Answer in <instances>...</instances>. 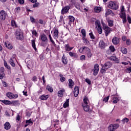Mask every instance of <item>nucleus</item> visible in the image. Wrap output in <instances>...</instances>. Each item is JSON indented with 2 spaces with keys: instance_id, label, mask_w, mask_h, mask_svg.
<instances>
[{
  "instance_id": "38",
  "label": "nucleus",
  "mask_w": 131,
  "mask_h": 131,
  "mask_svg": "<svg viewBox=\"0 0 131 131\" xmlns=\"http://www.w3.org/2000/svg\"><path fill=\"white\" fill-rule=\"evenodd\" d=\"M113 104H117L118 103V101H119V99H118V98L116 97H114L113 98Z\"/></svg>"
},
{
  "instance_id": "61",
  "label": "nucleus",
  "mask_w": 131,
  "mask_h": 131,
  "mask_svg": "<svg viewBox=\"0 0 131 131\" xmlns=\"http://www.w3.org/2000/svg\"><path fill=\"white\" fill-rule=\"evenodd\" d=\"M127 21L129 24H131V18L128 15L127 16Z\"/></svg>"
},
{
  "instance_id": "56",
  "label": "nucleus",
  "mask_w": 131,
  "mask_h": 131,
  "mask_svg": "<svg viewBox=\"0 0 131 131\" xmlns=\"http://www.w3.org/2000/svg\"><path fill=\"white\" fill-rule=\"evenodd\" d=\"M32 81H34V82L37 81V77L36 76L33 77V78H32Z\"/></svg>"
},
{
  "instance_id": "5",
  "label": "nucleus",
  "mask_w": 131,
  "mask_h": 131,
  "mask_svg": "<svg viewBox=\"0 0 131 131\" xmlns=\"http://www.w3.org/2000/svg\"><path fill=\"white\" fill-rule=\"evenodd\" d=\"M101 23L102 24L103 30L105 31V36H108V35L110 34L112 30L111 29V28H110L108 26L106 25V24L103 22V20H101Z\"/></svg>"
},
{
  "instance_id": "15",
  "label": "nucleus",
  "mask_w": 131,
  "mask_h": 131,
  "mask_svg": "<svg viewBox=\"0 0 131 131\" xmlns=\"http://www.w3.org/2000/svg\"><path fill=\"white\" fill-rule=\"evenodd\" d=\"M79 94V88L78 86H76L74 89V97H77Z\"/></svg>"
},
{
  "instance_id": "12",
  "label": "nucleus",
  "mask_w": 131,
  "mask_h": 131,
  "mask_svg": "<svg viewBox=\"0 0 131 131\" xmlns=\"http://www.w3.org/2000/svg\"><path fill=\"white\" fill-rule=\"evenodd\" d=\"M98 47L100 49H105L106 48V43L104 42V40H101L99 41Z\"/></svg>"
},
{
  "instance_id": "3",
  "label": "nucleus",
  "mask_w": 131,
  "mask_h": 131,
  "mask_svg": "<svg viewBox=\"0 0 131 131\" xmlns=\"http://www.w3.org/2000/svg\"><path fill=\"white\" fill-rule=\"evenodd\" d=\"M89 99L86 97L84 98L82 106L83 110L84 111H85V112H88V111H90V105H89Z\"/></svg>"
},
{
  "instance_id": "7",
  "label": "nucleus",
  "mask_w": 131,
  "mask_h": 131,
  "mask_svg": "<svg viewBox=\"0 0 131 131\" xmlns=\"http://www.w3.org/2000/svg\"><path fill=\"white\" fill-rule=\"evenodd\" d=\"M7 17H8V13L4 10H1L0 12V22L1 21H5Z\"/></svg>"
},
{
  "instance_id": "58",
  "label": "nucleus",
  "mask_w": 131,
  "mask_h": 131,
  "mask_svg": "<svg viewBox=\"0 0 131 131\" xmlns=\"http://www.w3.org/2000/svg\"><path fill=\"white\" fill-rule=\"evenodd\" d=\"M89 35L92 39H95V36H94V34H93V33H89Z\"/></svg>"
},
{
  "instance_id": "2",
  "label": "nucleus",
  "mask_w": 131,
  "mask_h": 131,
  "mask_svg": "<svg viewBox=\"0 0 131 131\" xmlns=\"http://www.w3.org/2000/svg\"><path fill=\"white\" fill-rule=\"evenodd\" d=\"M102 68L101 70V73H105L107 69H109L112 66V62H106L104 64H101Z\"/></svg>"
},
{
  "instance_id": "42",
  "label": "nucleus",
  "mask_w": 131,
  "mask_h": 131,
  "mask_svg": "<svg viewBox=\"0 0 131 131\" xmlns=\"http://www.w3.org/2000/svg\"><path fill=\"white\" fill-rule=\"evenodd\" d=\"M11 25L13 26V27H18V26H17V24H16V21H15L14 20L11 21Z\"/></svg>"
},
{
  "instance_id": "44",
  "label": "nucleus",
  "mask_w": 131,
  "mask_h": 131,
  "mask_svg": "<svg viewBox=\"0 0 131 131\" xmlns=\"http://www.w3.org/2000/svg\"><path fill=\"white\" fill-rule=\"evenodd\" d=\"M112 13V10H111V9H108L106 10L105 12V15L106 16H109V15H110V14H111Z\"/></svg>"
},
{
  "instance_id": "34",
  "label": "nucleus",
  "mask_w": 131,
  "mask_h": 131,
  "mask_svg": "<svg viewBox=\"0 0 131 131\" xmlns=\"http://www.w3.org/2000/svg\"><path fill=\"white\" fill-rule=\"evenodd\" d=\"M49 98V96L48 95H42L39 97V99H40V100H47L48 98Z\"/></svg>"
},
{
  "instance_id": "19",
  "label": "nucleus",
  "mask_w": 131,
  "mask_h": 131,
  "mask_svg": "<svg viewBox=\"0 0 131 131\" xmlns=\"http://www.w3.org/2000/svg\"><path fill=\"white\" fill-rule=\"evenodd\" d=\"M53 37L56 39H57V38H58V37H59V30H58L57 29H55L54 30Z\"/></svg>"
},
{
  "instance_id": "52",
  "label": "nucleus",
  "mask_w": 131,
  "mask_h": 131,
  "mask_svg": "<svg viewBox=\"0 0 131 131\" xmlns=\"http://www.w3.org/2000/svg\"><path fill=\"white\" fill-rule=\"evenodd\" d=\"M75 7L77 10H80V5L79 4H75Z\"/></svg>"
},
{
  "instance_id": "32",
  "label": "nucleus",
  "mask_w": 131,
  "mask_h": 131,
  "mask_svg": "<svg viewBox=\"0 0 131 131\" xmlns=\"http://www.w3.org/2000/svg\"><path fill=\"white\" fill-rule=\"evenodd\" d=\"M31 42H32V48H33V49H34L35 51H36V47L35 45V39L32 40Z\"/></svg>"
},
{
  "instance_id": "45",
  "label": "nucleus",
  "mask_w": 131,
  "mask_h": 131,
  "mask_svg": "<svg viewBox=\"0 0 131 131\" xmlns=\"http://www.w3.org/2000/svg\"><path fill=\"white\" fill-rule=\"evenodd\" d=\"M107 22H108V26H110V27H112V26H113V20H108Z\"/></svg>"
},
{
  "instance_id": "53",
  "label": "nucleus",
  "mask_w": 131,
  "mask_h": 131,
  "mask_svg": "<svg viewBox=\"0 0 131 131\" xmlns=\"http://www.w3.org/2000/svg\"><path fill=\"white\" fill-rule=\"evenodd\" d=\"M21 11V8L19 7H18L15 8V11L16 13H19Z\"/></svg>"
},
{
  "instance_id": "49",
  "label": "nucleus",
  "mask_w": 131,
  "mask_h": 131,
  "mask_svg": "<svg viewBox=\"0 0 131 131\" xmlns=\"http://www.w3.org/2000/svg\"><path fill=\"white\" fill-rule=\"evenodd\" d=\"M85 82H86L88 84H89L90 85H91L92 84V81L89 78L85 79Z\"/></svg>"
},
{
  "instance_id": "59",
  "label": "nucleus",
  "mask_w": 131,
  "mask_h": 131,
  "mask_svg": "<svg viewBox=\"0 0 131 131\" xmlns=\"http://www.w3.org/2000/svg\"><path fill=\"white\" fill-rule=\"evenodd\" d=\"M130 39H128L126 40V43L127 45V46H129L130 45Z\"/></svg>"
},
{
  "instance_id": "50",
  "label": "nucleus",
  "mask_w": 131,
  "mask_h": 131,
  "mask_svg": "<svg viewBox=\"0 0 131 131\" xmlns=\"http://www.w3.org/2000/svg\"><path fill=\"white\" fill-rule=\"evenodd\" d=\"M110 50L111 51V52H115V48H114V46H111L110 47Z\"/></svg>"
},
{
  "instance_id": "13",
  "label": "nucleus",
  "mask_w": 131,
  "mask_h": 131,
  "mask_svg": "<svg viewBox=\"0 0 131 131\" xmlns=\"http://www.w3.org/2000/svg\"><path fill=\"white\" fill-rule=\"evenodd\" d=\"M112 42L113 45H118L120 42V39L117 37H114L112 39Z\"/></svg>"
},
{
  "instance_id": "26",
  "label": "nucleus",
  "mask_w": 131,
  "mask_h": 131,
  "mask_svg": "<svg viewBox=\"0 0 131 131\" xmlns=\"http://www.w3.org/2000/svg\"><path fill=\"white\" fill-rule=\"evenodd\" d=\"M49 39H50L51 42L52 43L53 46H54V47H56V43H55V41H54V40H53V38L52 37V36L51 35V33H49Z\"/></svg>"
},
{
  "instance_id": "51",
  "label": "nucleus",
  "mask_w": 131,
  "mask_h": 131,
  "mask_svg": "<svg viewBox=\"0 0 131 131\" xmlns=\"http://www.w3.org/2000/svg\"><path fill=\"white\" fill-rule=\"evenodd\" d=\"M126 72L127 73H130V72H131V67H129V68H128L126 69Z\"/></svg>"
},
{
  "instance_id": "55",
  "label": "nucleus",
  "mask_w": 131,
  "mask_h": 131,
  "mask_svg": "<svg viewBox=\"0 0 131 131\" xmlns=\"http://www.w3.org/2000/svg\"><path fill=\"white\" fill-rule=\"evenodd\" d=\"M108 100H109V96H107V97H105L103 99V101L106 103L108 102Z\"/></svg>"
},
{
  "instance_id": "62",
  "label": "nucleus",
  "mask_w": 131,
  "mask_h": 131,
  "mask_svg": "<svg viewBox=\"0 0 131 131\" xmlns=\"http://www.w3.org/2000/svg\"><path fill=\"white\" fill-rule=\"evenodd\" d=\"M4 76H5V73H3L2 74H0V79H3Z\"/></svg>"
},
{
  "instance_id": "23",
  "label": "nucleus",
  "mask_w": 131,
  "mask_h": 131,
  "mask_svg": "<svg viewBox=\"0 0 131 131\" xmlns=\"http://www.w3.org/2000/svg\"><path fill=\"white\" fill-rule=\"evenodd\" d=\"M15 60V57H11L9 60V63L12 66V67H15L16 64L14 62V60Z\"/></svg>"
},
{
  "instance_id": "36",
  "label": "nucleus",
  "mask_w": 131,
  "mask_h": 131,
  "mask_svg": "<svg viewBox=\"0 0 131 131\" xmlns=\"http://www.w3.org/2000/svg\"><path fill=\"white\" fill-rule=\"evenodd\" d=\"M120 18H121V19L126 18V14H125V12H121L120 14Z\"/></svg>"
},
{
  "instance_id": "4",
  "label": "nucleus",
  "mask_w": 131,
  "mask_h": 131,
  "mask_svg": "<svg viewBox=\"0 0 131 131\" xmlns=\"http://www.w3.org/2000/svg\"><path fill=\"white\" fill-rule=\"evenodd\" d=\"M15 37L16 39L22 40L23 39V32L20 29H17L15 32Z\"/></svg>"
},
{
  "instance_id": "54",
  "label": "nucleus",
  "mask_w": 131,
  "mask_h": 131,
  "mask_svg": "<svg viewBox=\"0 0 131 131\" xmlns=\"http://www.w3.org/2000/svg\"><path fill=\"white\" fill-rule=\"evenodd\" d=\"M86 54L88 55V58H91V57H92V53H91V50L90 51L86 52Z\"/></svg>"
},
{
  "instance_id": "31",
  "label": "nucleus",
  "mask_w": 131,
  "mask_h": 131,
  "mask_svg": "<svg viewBox=\"0 0 131 131\" xmlns=\"http://www.w3.org/2000/svg\"><path fill=\"white\" fill-rule=\"evenodd\" d=\"M69 56H70V57H74V58H77L78 57L77 54H76V53H74L72 52H69Z\"/></svg>"
},
{
  "instance_id": "16",
  "label": "nucleus",
  "mask_w": 131,
  "mask_h": 131,
  "mask_svg": "<svg viewBox=\"0 0 131 131\" xmlns=\"http://www.w3.org/2000/svg\"><path fill=\"white\" fill-rule=\"evenodd\" d=\"M70 9V7L68 6L62 8L61 10V14H66V13H68Z\"/></svg>"
},
{
  "instance_id": "9",
  "label": "nucleus",
  "mask_w": 131,
  "mask_h": 131,
  "mask_svg": "<svg viewBox=\"0 0 131 131\" xmlns=\"http://www.w3.org/2000/svg\"><path fill=\"white\" fill-rule=\"evenodd\" d=\"M6 96L9 99H17V98L18 97V94H14L11 92H8L6 94Z\"/></svg>"
},
{
  "instance_id": "25",
  "label": "nucleus",
  "mask_w": 131,
  "mask_h": 131,
  "mask_svg": "<svg viewBox=\"0 0 131 131\" xmlns=\"http://www.w3.org/2000/svg\"><path fill=\"white\" fill-rule=\"evenodd\" d=\"M65 49L68 52H69L70 51H72V50H73V47H71L69 45L67 44L65 45Z\"/></svg>"
},
{
  "instance_id": "48",
  "label": "nucleus",
  "mask_w": 131,
  "mask_h": 131,
  "mask_svg": "<svg viewBox=\"0 0 131 131\" xmlns=\"http://www.w3.org/2000/svg\"><path fill=\"white\" fill-rule=\"evenodd\" d=\"M128 118H124V119H123L122 120V122L123 123H124L125 122H128Z\"/></svg>"
},
{
  "instance_id": "40",
  "label": "nucleus",
  "mask_w": 131,
  "mask_h": 131,
  "mask_svg": "<svg viewBox=\"0 0 131 131\" xmlns=\"http://www.w3.org/2000/svg\"><path fill=\"white\" fill-rule=\"evenodd\" d=\"M46 90L49 91V92H50V93H53V88L51 87L49 85H48L46 87Z\"/></svg>"
},
{
  "instance_id": "14",
  "label": "nucleus",
  "mask_w": 131,
  "mask_h": 131,
  "mask_svg": "<svg viewBox=\"0 0 131 131\" xmlns=\"http://www.w3.org/2000/svg\"><path fill=\"white\" fill-rule=\"evenodd\" d=\"M40 37L41 41H43V42H48V41H49L48 37H47V36L45 34H42V35H40Z\"/></svg>"
},
{
  "instance_id": "27",
  "label": "nucleus",
  "mask_w": 131,
  "mask_h": 131,
  "mask_svg": "<svg viewBox=\"0 0 131 131\" xmlns=\"http://www.w3.org/2000/svg\"><path fill=\"white\" fill-rule=\"evenodd\" d=\"M31 31H32V34L33 36L38 37V33H37V32L35 30L33 29Z\"/></svg>"
},
{
  "instance_id": "39",
  "label": "nucleus",
  "mask_w": 131,
  "mask_h": 131,
  "mask_svg": "<svg viewBox=\"0 0 131 131\" xmlns=\"http://www.w3.org/2000/svg\"><path fill=\"white\" fill-rule=\"evenodd\" d=\"M1 101L5 105H10V104H11V101L9 100H1Z\"/></svg>"
},
{
  "instance_id": "24",
  "label": "nucleus",
  "mask_w": 131,
  "mask_h": 131,
  "mask_svg": "<svg viewBox=\"0 0 131 131\" xmlns=\"http://www.w3.org/2000/svg\"><path fill=\"white\" fill-rule=\"evenodd\" d=\"M61 60L63 64H64V65H66V64H67V63L68 62V60H67V58L65 57L64 54L63 55Z\"/></svg>"
},
{
  "instance_id": "30",
  "label": "nucleus",
  "mask_w": 131,
  "mask_h": 131,
  "mask_svg": "<svg viewBox=\"0 0 131 131\" xmlns=\"http://www.w3.org/2000/svg\"><path fill=\"white\" fill-rule=\"evenodd\" d=\"M101 9L100 7H95L94 8V11L96 13H100V12L101 11Z\"/></svg>"
},
{
  "instance_id": "47",
  "label": "nucleus",
  "mask_w": 131,
  "mask_h": 131,
  "mask_svg": "<svg viewBox=\"0 0 131 131\" xmlns=\"http://www.w3.org/2000/svg\"><path fill=\"white\" fill-rule=\"evenodd\" d=\"M4 66L6 68H7V69H11V67H10V66H9L8 65V63H7V61H4Z\"/></svg>"
},
{
  "instance_id": "29",
  "label": "nucleus",
  "mask_w": 131,
  "mask_h": 131,
  "mask_svg": "<svg viewBox=\"0 0 131 131\" xmlns=\"http://www.w3.org/2000/svg\"><path fill=\"white\" fill-rule=\"evenodd\" d=\"M65 92V90L64 89H62L61 90H60L58 92V97H63V93Z\"/></svg>"
},
{
  "instance_id": "60",
  "label": "nucleus",
  "mask_w": 131,
  "mask_h": 131,
  "mask_svg": "<svg viewBox=\"0 0 131 131\" xmlns=\"http://www.w3.org/2000/svg\"><path fill=\"white\" fill-rule=\"evenodd\" d=\"M39 5V3H36L33 5V8H37V7H38Z\"/></svg>"
},
{
  "instance_id": "22",
  "label": "nucleus",
  "mask_w": 131,
  "mask_h": 131,
  "mask_svg": "<svg viewBox=\"0 0 131 131\" xmlns=\"http://www.w3.org/2000/svg\"><path fill=\"white\" fill-rule=\"evenodd\" d=\"M74 85V82L71 79H69V89H72L73 86Z\"/></svg>"
},
{
  "instance_id": "63",
  "label": "nucleus",
  "mask_w": 131,
  "mask_h": 131,
  "mask_svg": "<svg viewBox=\"0 0 131 131\" xmlns=\"http://www.w3.org/2000/svg\"><path fill=\"white\" fill-rule=\"evenodd\" d=\"M123 21V24H125L126 23V17L122 18Z\"/></svg>"
},
{
  "instance_id": "35",
  "label": "nucleus",
  "mask_w": 131,
  "mask_h": 131,
  "mask_svg": "<svg viewBox=\"0 0 131 131\" xmlns=\"http://www.w3.org/2000/svg\"><path fill=\"white\" fill-rule=\"evenodd\" d=\"M81 33L82 35V37H85V36H86V33L84 29H82L81 30Z\"/></svg>"
},
{
  "instance_id": "10",
  "label": "nucleus",
  "mask_w": 131,
  "mask_h": 131,
  "mask_svg": "<svg viewBox=\"0 0 131 131\" xmlns=\"http://www.w3.org/2000/svg\"><path fill=\"white\" fill-rule=\"evenodd\" d=\"M100 69V67H99L98 64H96L94 66V69H93V74L96 76L99 73V70Z\"/></svg>"
},
{
  "instance_id": "41",
  "label": "nucleus",
  "mask_w": 131,
  "mask_h": 131,
  "mask_svg": "<svg viewBox=\"0 0 131 131\" xmlns=\"http://www.w3.org/2000/svg\"><path fill=\"white\" fill-rule=\"evenodd\" d=\"M59 76H60V81L61 82H64V81H65V80H66V79H65V77H64L63 76V75H62V74H60V75H59Z\"/></svg>"
},
{
  "instance_id": "57",
  "label": "nucleus",
  "mask_w": 131,
  "mask_h": 131,
  "mask_svg": "<svg viewBox=\"0 0 131 131\" xmlns=\"http://www.w3.org/2000/svg\"><path fill=\"white\" fill-rule=\"evenodd\" d=\"M80 59L82 61L83 60H85V55H81L80 57Z\"/></svg>"
},
{
  "instance_id": "6",
  "label": "nucleus",
  "mask_w": 131,
  "mask_h": 131,
  "mask_svg": "<svg viewBox=\"0 0 131 131\" xmlns=\"http://www.w3.org/2000/svg\"><path fill=\"white\" fill-rule=\"evenodd\" d=\"M96 28L99 34H102L103 31L102 30V26H101V23L100 20H97L95 21Z\"/></svg>"
},
{
  "instance_id": "20",
  "label": "nucleus",
  "mask_w": 131,
  "mask_h": 131,
  "mask_svg": "<svg viewBox=\"0 0 131 131\" xmlns=\"http://www.w3.org/2000/svg\"><path fill=\"white\" fill-rule=\"evenodd\" d=\"M69 25H71V24H72V23L74 22V20H75V18H74V17H73V16L70 15L69 16Z\"/></svg>"
},
{
  "instance_id": "64",
  "label": "nucleus",
  "mask_w": 131,
  "mask_h": 131,
  "mask_svg": "<svg viewBox=\"0 0 131 131\" xmlns=\"http://www.w3.org/2000/svg\"><path fill=\"white\" fill-rule=\"evenodd\" d=\"M24 0H18V3L20 5H23L24 4Z\"/></svg>"
},
{
  "instance_id": "11",
  "label": "nucleus",
  "mask_w": 131,
  "mask_h": 131,
  "mask_svg": "<svg viewBox=\"0 0 131 131\" xmlns=\"http://www.w3.org/2000/svg\"><path fill=\"white\" fill-rule=\"evenodd\" d=\"M88 52H91V49L86 47H83L82 48H80L79 49V52L80 53H88Z\"/></svg>"
},
{
  "instance_id": "28",
  "label": "nucleus",
  "mask_w": 131,
  "mask_h": 131,
  "mask_svg": "<svg viewBox=\"0 0 131 131\" xmlns=\"http://www.w3.org/2000/svg\"><path fill=\"white\" fill-rule=\"evenodd\" d=\"M63 106V108H67V107H69V99L66 100Z\"/></svg>"
},
{
  "instance_id": "18",
  "label": "nucleus",
  "mask_w": 131,
  "mask_h": 131,
  "mask_svg": "<svg viewBox=\"0 0 131 131\" xmlns=\"http://www.w3.org/2000/svg\"><path fill=\"white\" fill-rule=\"evenodd\" d=\"M5 129L6 130H8L11 128V124L9 122H6L4 124Z\"/></svg>"
},
{
  "instance_id": "21",
  "label": "nucleus",
  "mask_w": 131,
  "mask_h": 131,
  "mask_svg": "<svg viewBox=\"0 0 131 131\" xmlns=\"http://www.w3.org/2000/svg\"><path fill=\"white\" fill-rule=\"evenodd\" d=\"M111 61H114L116 63H119V60L116 56H111L110 57Z\"/></svg>"
},
{
  "instance_id": "17",
  "label": "nucleus",
  "mask_w": 131,
  "mask_h": 131,
  "mask_svg": "<svg viewBox=\"0 0 131 131\" xmlns=\"http://www.w3.org/2000/svg\"><path fill=\"white\" fill-rule=\"evenodd\" d=\"M4 46H5V47L9 50H12V49H13V46L11 45V43L8 41L5 42Z\"/></svg>"
},
{
  "instance_id": "43",
  "label": "nucleus",
  "mask_w": 131,
  "mask_h": 131,
  "mask_svg": "<svg viewBox=\"0 0 131 131\" xmlns=\"http://www.w3.org/2000/svg\"><path fill=\"white\" fill-rule=\"evenodd\" d=\"M26 123H28V124H33V121L31 120V119H30L29 120H27L26 121Z\"/></svg>"
},
{
  "instance_id": "33",
  "label": "nucleus",
  "mask_w": 131,
  "mask_h": 131,
  "mask_svg": "<svg viewBox=\"0 0 131 131\" xmlns=\"http://www.w3.org/2000/svg\"><path fill=\"white\" fill-rule=\"evenodd\" d=\"M59 23L60 24H65V21L64 20V19H63V15H61L60 16V19L59 20Z\"/></svg>"
},
{
  "instance_id": "37",
  "label": "nucleus",
  "mask_w": 131,
  "mask_h": 131,
  "mask_svg": "<svg viewBox=\"0 0 131 131\" xmlns=\"http://www.w3.org/2000/svg\"><path fill=\"white\" fill-rule=\"evenodd\" d=\"M83 42L85 43V45H89V40L86 39L85 37H82Z\"/></svg>"
},
{
  "instance_id": "1",
  "label": "nucleus",
  "mask_w": 131,
  "mask_h": 131,
  "mask_svg": "<svg viewBox=\"0 0 131 131\" xmlns=\"http://www.w3.org/2000/svg\"><path fill=\"white\" fill-rule=\"evenodd\" d=\"M107 7L111 10H118L119 5L117 4V2L115 1H111L107 3Z\"/></svg>"
},
{
  "instance_id": "8",
  "label": "nucleus",
  "mask_w": 131,
  "mask_h": 131,
  "mask_svg": "<svg viewBox=\"0 0 131 131\" xmlns=\"http://www.w3.org/2000/svg\"><path fill=\"white\" fill-rule=\"evenodd\" d=\"M119 127V125L117 124H111L108 127V129L110 131H115Z\"/></svg>"
},
{
  "instance_id": "46",
  "label": "nucleus",
  "mask_w": 131,
  "mask_h": 131,
  "mask_svg": "<svg viewBox=\"0 0 131 131\" xmlns=\"http://www.w3.org/2000/svg\"><path fill=\"white\" fill-rule=\"evenodd\" d=\"M122 54H127V49L126 48L121 49Z\"/></svg>"
}]
</instances>
